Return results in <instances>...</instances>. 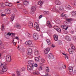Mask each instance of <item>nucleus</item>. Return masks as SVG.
I'll return each instance as SVG.
<instances>
[{"instance_id":"f257e3e1","label":"nucleus","mask_w":76,"mask_h":76,"mask_svg":"<svg viewBox=\"0 0 76 76\" xmlns=\"http://www.w3.org/2000/svg\"><path fill=\"white\" fill-rule=\"evenodd\" d=\"M27 53L28 55V57L30 58H31L33 57L32 55V51L31 49H28L27 51Z\"/></svg>"},{"instance_id":"f03ea898","label":"nucleus","mask_w":76,"mask_h":76,"mask_svg":"<svg viewBox=\"0 0 76 76\" xmlns=\"http://www.w3.org/2000/svg\"><path fill=\"white\" fill-rule=\"evenodd\" d=\"M6 60L7 62H10L12 60V57L10 55H7L6 56Z\"/></svg>"},{"instance_id":"7ed1b4c3","label":"nucleus","mask_w":76,"mask_h":76,"mask_svg":"<svg viewBox=\"0 0 76 76\" xmlns=\"http://www.w3.org/2000/svg\"><path fill=\"white\" fill-rule=\"evenodd\" d=\"M25 44L26 45H28V46L31 47H33L34 45L32 43V42L30 40L26 41L25 42Z\"/></svg>"},{"instance_id":"20e7f679","label":"nucleus","mask_w":76,"mask_h":76,"mask_svg":"<svg viewBox=\"0 0 76 76\" xmlns=\"http://www.w3.org/2000/svg\"><path fill=\"white\" fill-rule=\"evenodd\" d=\"M2 70L0 71V73L1 74H3V73H4V72H7V66H5L4 68H2Z\"/></svg>"},{"instance_id":"39448f33","label":"nucleus","mask_w":76,"mask_h":76,"mask_svg":"<svg viewBox=\"0 0 76 76\" xmlns=\"http://www.w3.org/2000/svg\"><path fill=\"white\" fill-rule=\"evenodd\" d=\"M34 27L35 29H36L38 31H39L40 29L38 26V23H35L34 25Z\"/></svg>"},{"instance_id":"423d86ee","label":"nucleus","mask_w":76,"mask_h":76,"mask_svg":"<svg viewBox=\"0 0 76 76\" xmlns=\"http://www.w3.org/2000/svg\"><path fill=\"white\" fill-rule=\"evenodd\" d=\"M33 38L35 40H37L38 39V34L37 33H34L33 34Z\"/></svg>"},{"instance_id":"0eeeda50","label":"nucleus","mask_w":76,"mask_h":76,"mask_svg":"<svg viewBox=\"0 0 76 76\" xmlns=\"http://www.w3.org/2000/svg\"><path fill=\"white\" fill-rule=\"evenodd\" d=\"M7 64H6V63H4L3 64L1 63V62H0V67L1 68H3L4 67H7L6 66Z\"/></svg>"},{"instance_id":"6e6552de","label":"nucleus","mask_w":76,"mask_h":76,"mask_svg":"<svg viewBox=\"0 0 76 76\" xmlns=\"http://www.w3.org/2000/svg\"><path fill=\"white\" fill-rule=\"evenodd\" d=\"M33 68H34V66H32V65H27V70L29 72H30L31 70H32Z\"/></svg>"},{"instance_id":"1a4fd4ad","label":"nucleus","mask_w":76,"mask_h":76,"mask_svg":"<svg viewBox=\"0 0 76 76\" xmlns=\"http://www.w3.org/2000/svg\"><path fill=\"white\" fill-rule=\"evenodd\" d=\"M66 68V66L65 65H62L60 67L59 70L61 71L62 70H63L64 69H65Z\"/></svg>"},{"instance_id":"9d476101","label":"nucleus","mask_w":76,"mask_h":76,"mask_svg":"<svg viewBox=\"0 0 76 76\" xmlns=\"http://www.w3.org/2000/svg\"><path fill=\"white\" fill-rule=\"evenodd\" d=\"M34 61L32 60H30L28 61V64H29V65L32 66H34Z\"/></svg>"},{"instance_id":"9b49d317","label":"nucleus","mask_w":76,"mask_h":76,"mask_svg":"<svg viewBox=\"0 0 76 76\" xmlns=\"http://www.w3.org/2000/svg\"><path fill=\"white\" fill-rule=\"evenodd\" d=\"M10 11H11V10L8 8L5 10V12L6 14H10L11 13Z\"/></svg>"},{"instance_id":"f8f14e48","label":"nucleus","mask_w":76,"mask_h":76,"mask_svg":"<svg viewBox=\"0 0 76 76\" xmlns=\"http://www.w3.org/2000/svg\"><path fill=\"white\" fill-rule=\"evenodd\" d=\"M54 28L58 32H61V29H60L59 27L57 26H55L54 27Z\"/></svg>"},{"instance_id":"ddd939ff","label":"nucleus","mask_w":76,"mask_h":76,"mask_svg":"<svg viewBox=\"0 0 76 76\" xmlns=\"http://www.w3.org/2000/svg\"><path fill=\"white\" fill-rule=\"evenodd\" d=\"M66 9V10H71L72 9L71 6L69 5H67L65 6Z\"/></svg>"},{"instance_id":"4468645a","label":"nucleus","mask_w":76,"mask_h":76,"mask_svg":"<svg viewBox=\"0 0 76 76\" xmlns=\"http://www.w3.org/2000/svg\"><path fill=\"white\" fill-rule=\"evenodd\" d=\"M25 37L26 38H29L31 37V34L28 33H26L25 34Z\"/></svg>"},{"instance_id":"2eb2a0df","label":"nucleus","mask_w":76,"mask_h":76,"mask_svg":"<svg viewBox=\"0 0 76 76\" xmlns=\"http://www.w3.org/2000/svg\"><path fill=\"white\" fill-rule=\"evenodd\" d=\"M5 4L3 3H0V9H3L5 8Z\"/></svg>"},{"instance_id":"dca6fc26","label":"nucleus","mask_w":76,"mask_h":76,"mask_svg":"<svg viewBox=\"0 0 76 76\" xmlns=\"http://www.w3.org/2000/svg\"><path fill=\"white\" fill-rule=\"evenodd\" d=\"M50 50V48H46L45 50V54H48V53L49 52V51Z\"/></svg>"},{"instance_id":"f3484780","label":"nucleus","mask_w":76,"mask_h":76,"mask_svg":"<svg viewBox=\"0 0 76 76\" xmlns=\"http://www.w3.org/2000/svg\"><path fill=\"white\" fill-rule=\"evenodd\" d=\"M48 57L49 58L53 59L54 58V56L53 55L52 53H50L48 56Z\"/></svg>"},{"instance_id":"a211bd4d","label":"nucleus","mask_w":76,"mask_h":76,"mask_svg":"<svg viewBox=\"0 0 76 76\" xmlns=\"http://www.w3.org/2000/svg\"><path fill=\"white\" fill-rule=\"evenodd\" d=\"M61 27L63 29H64L65 31H66L68 28V26H64V25H62Z\"/></svg>"},{"instance_id":"6ab92c4d","label":"nucleus","mask_w":76,"mask_h":76,"mask_svg":"<svg viewBox=\"0 0 76 76\" xmlns=\"http://www.w3.org/2000/svg\"><path fill=\"white\" fill-rule=\"evenodd\" d=\"M73 50L72 48H69L68 50V52L71 54H72L73 53Z\"/></svg>"},{"instance_id":"aec40b11","label":"nucleus","mask_w":76,"mask_h":76,"mask_svg":"<svg viewBox=\"0 0 76 76\" xmlns=\"http://www.w3.org/2000/svg\"><path fill=\"white\" fill-rule=\"evenodd\" d=\"M31 12H35V10H36V8L35 7V6H33L31 7Z\"/></svg>"},{"instance_id":"412c9836","label":"nucleus","mask_w":76,"mask_h":76,"mask_svg":"<svg viewBox=\"0 0 76 76\" xmlns=\"http://www.w3.org/2000/svg\"><path fill=\"white\" fill-rule=\"evenodd\" d=\"M47 25H48V27L50 28H52V25H51V24H50V22L49 21H48L47 22Z\"/></svg>"},{"instance_id":"4be33fe9","label":"nucleus","mask_w":76,"mask_h":76,"mask_svg":"<svg viewBox=\"0 0 76 76\" xmlns=\"http://www.w3.org/2000/svg\"><path fill=\"white\" fill-rule=\"evenodd\" d=\"M28 26L29 28H32L33 27V24L32 22L31 21L29 22L28 23Z\"/></svg>"},{"instance_id":"5701e85b","label":"nucleus","mask_w":76,"mask_h":76,"mask_svg":"<svg viewBox=\"0 0 76 76\" xmlns=\"http://www.w3.org/2000/svg\"><path fill=\"white\" fill-rule=\"evenodd\" d=\"M54 38L55 41H56L58 40V36L57 35H54Z\"/></svg>"},{"instance_id":"b1692460","label":"nucleus","mask_w":76,"mask_h":76,"mask_svg":"<svg viewBox=\"0 0 76 76\" xmlns=\"http://www.w3.org/2000/svg\"><path fill=\"white\" fill-rule=\"evenodd\" d=\"M59 9L61 12H63V11H64V8L63 6H60Z\"/></svg>"},{"instance_id":"393cba45","label":"nucleus","mask_w":76,"mask_h":76,"mask_svg":"<svg viewBox=\"0 0 76 76\" xmlns=\"http://www.w3.org/2000/svg\"><path fill=\"white\" fill-rule=\"evenodd\" d=\"M56 4L57 5H60L61 4V2L59 1L56 0L55 1Z\"/></svg>"},{"instance_id":"a878e982","label":"nucleus","mask_w":76,"mask_h":76,"mask_svg":"<svg viewBox=\"0 0 76 76\" xmlns=\"http://www.w3.org/2000/svg\"><path fill=\"white\" fill-rule=\"evenodd\" d=\"M69 69L70 72H73V67H72V66H69Z\"/></svg>"},{"instance_id":"bb28decb","label":"nucleus","mask_w":76,"mask_h":76,"mask_svg":"<svg viewBox=\"0 0 76 76\" xmlns=\"http://www.w3.org/2000/svg\"><path fill=\"white\" fill-rule=\"evenodd\" d=\"M65 39L67 40V41H70L71 40L70 38V37L69 36H67L66 37Z\"/></svg>"},{"instance_id":"cd10ccee","label":"nucleus","mask_w":76,"mask_h":76,"mask_svg":"<svg viewBox=\"0 0 76 76\" xmlns=\"http://www.w3.org/2000/svg\"><path fill=\"white\" fill-rule=\"evenodd\" d=\"M29 2L28 1H25L23 3V4L25 6H28L29 4Z\"/></svg>"},{"instance_id":"c85d7f7f","label":"nucleus","mask_w":76,"mask_h":76,"mask_svg":"<svg viewBox=\"0 0 76 76\" xmlns=\"http://www.w3.org/2000/svg\"><path fill=\"white\" fill-rule=\"evenodd\" d=\"M0 48L1 50H3V49H4V45L2 44L0 46Z\"/></svg>"},{"instance_id":"c756f323","label":"nucleus","mask_w":76,"mask_h":76,"mask_svg":"<svg viewBox=\"0 0 76 76\" xmlns=\"http://www.w3.org/2000/svg\"><path fill=\"white\" fill-rule=\"evenodd\" d=\"M72 15L73 16H76V11H73L72 12Z\"/></svg>"},{"instance_id":"7c9ffc66","label":"nucleus","mask_w":76,"mask_h":76,"mask_svg":"<svg viewBox=\"0 0 76 76\" xmlns=\"http://www.w3.org/2000/svg\"><path fill=\"white\" fill-rule=\"evenodd\" d=\"M71 47L72 49L73 50H76V48L75 47V46L73 44L71 45Z\"/></svg>"},{"instance_id":"2f4dec72","label":"nucleus","mask_w":76,"mask_h":76,"mask_svg":"<svg viewBox=\"0 0 76 76\" xmlns=\"http://www.w3.org/2000/svg\"><path fill=\"white\" fill-rule=\"evenodd\" d=\"M46 41L48 44V45H50L51 44V42H50V40L49 39H47L46 40Z\"/></svg>"},{"instance_id":"473e14b6","label":"nucleus","mask_w":76,"mask_h":76,"mask_svg":"<svg viewBox=\"0 0 76 76\" xmlns=\"http://www.w3.org/2000/svg\"><path fill=\"white\" fill-rule=\"evenodd\" d=\"M55 9L56 11L57 12H59V11H58V7H57V6L55 7Z\"/></svg>"},{"instance_id":"72a5a7b5","label":"nucleus","mask_w":76,"mask_h":76,"mask_svg":"<svg viewBox=\"0 0 76 76\" xmlns=\"http://www.w3.org/2000/svg\"><path fill=\"white\" fill-rule=\"evenodd\" d=\"M34 54L36 56H37L39 54V52H38V50L34 52Z\"/></svg>"},{"instance_id":"f704fd0d","label":"nucleus","mask_w":76,"mask_h":76,"mask_svg":"<svg viewBox=\"0 0 76 76\" xmlns=\"http://www.w3.org/2000/svg\"><path fill=\"white\" fill-rule=\"evenodd\" d=\"M39 73L38 72V71H36L34 72L33 73V75H38Z\"/></svg>"},{"instance_id":"c9c22d12","label":"nucleus","mask_w":76,"mask_h":76,"mask_svg":"<svg viewBox=\"0 0 76 76\" xmlns=\"http://www.w3.org/2000/svg\"><path fill=\"white\" fill-rule=\"evenodd\" d=\"M16 27L17 28H19V29H20V26L19 24H16Z\"/></svg>"},{"instance_id":"e433bc0d","label":"nucleus","mask_w":76,"mask_h":76,"mask_svg":"<svg viewBox=\"0 0 76 76\" xmlns=\"http://www.w3.org/2000/svg\"><path fill=\"white\" fill-rule=\"evenodd\" d=\"M14 18H15V16L12 15L10 18L11 21H13L14 20Z\"/></svg>"},{"instance_id":"4c0bfd02","label":"nucleus","mask_w":76,"mask_h":76,"mask_svg":"<svg viewBox=\"0 0 76 76\" xmlns=\"http://www.w3.org/2000/svg\"><path fill=\"white\" fill-rule=\"evenodd\" d=\"M66 20L67 22H71V21H72V20L71 19L68 18L66 19Z\"/></svg>"},{"instance_id":"58836bf2","label":"nucleus","mask_w":76,"mask_h":76,"mask_svg":"<svg viewBox=\"0 0 76 76\" xmlns=\"http://www.w3.org/2000/svg\"><path fill=\"white\" fill-rule=\"evenodd\" d=\"M46 72H50V69H49V68L48 67H46Z\"/></svg>"},{"instance_id":"ea45409f","label":"nucleus","mask_w":76,"mask_h":76,"mask_svg":"<svg viewBox=\"0 0 76 76\" xmlns=\"http://www.w3.org/2000/svg\"><path fill=\"white\" fill-rule=\"evenodd\" d=\"M35 60L36 61H39V58L38 57H36L35 58Z\"/></svg>"},{"instance_id":"a19ab883","label":"nucleus","mask_w":76,"mask_h":76,"mask_svg":"<svg viewBox=\"0 0 76 76\" xmlns=\"http://www.w3.org/2000/svg\"><path fill=\"white\" fill-rule=\"evenodd\" d=\"M16 73L18 76H21V75H20V72H19V71H17Z\"/></svg>"},{"instance_id":"79ce46f5","label":"nucleus","mask_w":76,"mask_h":76,"mask_svg":"<svg viewBox=\"0 0 76 76\" xmlns=\"http://www.w3.org/2000/svg\"><path fill=\"white\" fill-rule=\"evenodd\" d=\"M38 4L39 5H42V1H39L38 2Z\"/></svg>"},{"instance_id":"37998d69","label":"nucleus","mask_w":76,"mask_h":76,"mask_svg":"<svg viewBox=\"0 0 76 76\" xmlns=\"http://www.w3.org/2000/svg\"><path fill=\"white\" fill-rule=\"evenodd\" d=\"M61 16L62 17H66V14L62 13L61 14Z\"/></svg>"},{"instance_id":"c03bdc74","label":"nucleus","mask_w":76,"mask_h":76,"mask_svg":"<svg viewBox=\"0 0 76 76\" xmlns=\"http://www.w3.org/2000/svg\"><path fill=\"white\" fill-rule=\"evenodd\" d=\"M5 6H9V3L8 2H6L4 4Z\"/></svg>"},{"instance_id":"a18cd8bd","label":"nucleus","mask_w":76,"mask_h":76,"mask_svg":"<svg viewBox=\"0 0 76 76\" xmlns=\"http://www.w3.org/2000/svg\"><path fill=\"white\" fill-rule=\"evenodd\" d=\"M10 34V33H8V34H7V35H5V38H8L7 37V36L9 35Z\"/></svg>"},{"instance_id":"49530a36","label":"nucleus","mask_w":76,"mask_h":76,"mask_svg":"<svg viewBox=\"0 0 76 76\" xmlns=\"http://www.w3.org/2000/svg\"><path fill=\"white\" fill-rule=\"evenodd\" d=\"M11 37H12V38H13V37H15V34L14 33H11Z\"/></svg>"},{"instance_id":"de8ad7c7","label":"nucleus","mask_w":76,"mask_h":76,"mask_svg":"<svg viewBox=\"0 0 76 76\" xmlns=\"http://www.w3.org/2000/svg\"><path fill=\"white\" fill-rule=\"evenodd\" d=\"M1 30L2 31H4V26L3 25H2Z\"/></svg>"},{"instance_id":"09e8293b","label":"nucleus","mask_w":76,"mask_h":76,"mask_svg":"<svg viewBox=\"0 0 76 76\" xmlns=\"http://www.w3.org/2000/svg\"><path fill=\"white\" fill-rule=\"evenodd\" d=\"M54 47H55V45L53 44L51 46V48H54Z\"/></svg>"},{"instance_id":"8fccbe9b","label":"nucleus","mask_w":76,"mask_h":76,"mask_svg":"<svg viewBox=\"0 0 76 76\" xmlns=\"http://www.w3.org/2000/svg\"><path fill=\"white\" fill-rule=\"evenodd\" d=\"M41 61H42V63H45V60L44 59H41Z\"/></svg>"},{"instance_id":"3c124183","label":"nucleus","mask_w":76,"mask_h":76,"mask_svg":"<svg viewBox=\"0 0 76 76\" xmlns=\"http://www.w3.org/2000/svg\"><path fill=\"white\" fill-rule=\"evenodd\" d=\"M42 66H40L39 68V70H42Z\"/></svg>"},{"instance_id":"603ef678","label":"nucleus","mask_w":76,"mask_h":76,"mask_svg":"<svg viewBox=\"0 0 76 76\" xmlns=\"http://www.w3.org/2000/svg\"><path fill=\"white\" fill-rule=\"evenodd\" d=\"M33 66H34V67H37L38 66V65L37 64H33Z\"/></svg>"},{"instance_id":"864d4df0","label":"nucleus","mask_w":76,"mask_h":76,"mask_svg":"<svg viewBox=\"0 0 76 76\" xmlns=\"http://www.w3.org/2000/svg\"><path fill=\"white\" fill-rule=\"evenodd\" d=\"M21 70L22 71H24V70H25V68L24 67L22 68L21 69Z\"/></svg>"},{"instance_id":"5fc2aeb1","label":"nucleus","mask_w":76,"mask_h":76,"mask_svg":"<svg viewBox=\"0 0 76 76\" xmlns=\"http://www.w3.org/2000/svg\"><path fill=\"white\" fill-rule=\"evenodd\" d=\"M65 57L66 60H67V59L69 58V57H68V56L66 55L65 56Z\"/></svg>"},{"instance_id":"6e6d98bb","label":"nucleus","mask_w":76,"mask_h":76,"mask_svg":"<svg viewBox=\"0 0 76 76\" xmlns=\"http://www.w3.org/2000/svg\"><path fill=\"white\" fill-rule=\"evenodd\" d=\"M12 4L9 3V5H8V6L9 7H12Z\"/></svg>"},{"instance_id":"4d7b16f0","label":"nucleus","mask_w":76,"mask_h":76,"mask_svg":"<svg viewBox=\"0 0 76 76\" xmlns=\"http://www.w3.org/2000/svg\"><path fill=\"white\" fill-rule=\"evenodd\" d=\"M5 20H8V19H8V18H7V17H6V18H5Z\"/></svg>"},{"instance_id":"13d9d810","label":"nucleus","mask_w":76,"mask_h":76,"mask_svg":"<svg viewBox=\"0 0 76 76\" xmlns=\"http://www.w3.org/2000/svg\"><path fill=\"white\" fill-rule=\"evenodd\" d=\"M15 39H17L18 40H19V38H18V37H15Z\"/></svg>"},{"instance_id":"bf43d9fd","label":"nucleus","mask_w":76,"mask_h":76,"mask_svg":"<svg viewBox=\"0 0 76 76\" xmlns=\"http://www.w3.org/2000/svg\"><path fill=\"white\" fill-rule=\"evenodd\" d=\"M49 13V12L48 11L45 12V14H48Z\"/></svg>"},{"instance_id":"052dcab7","label":"nucleus","mask_w":76,"mask_h":76,"mask_svg":"<svg viewBox=\"0 0 76 76\" xmlns=\"http://www.w3.org/2000/svg\"><path fill=\"white\" fill-rule=\"evenodd\" d=\"M42 17V15H40L39 17V19H41Z\"/></svg>"},{"instance_id":"680f3d73","label":"nucleus","mask_w":76,"mask_h":76,"mask_svg":"<svg viewBox=\"0 0 76 76\" xmlns=\"http://www.w3.org/2000/svg\"><path fill=\"white\" fill-rule=\"evenodd\" d=\"M1 16H6V15L5 14H2L1 15Z\"/></svg>"},{"instance_id":"e2e57ef3","label":"nucleus","mask_w":76,"mask_h":76,"mask_svg":"<svg viewBox=\"0 0 76 76\" xmlns=\"http://www.w3.org/2000/svg\"><path fill=\"white\" fill-rule=\"evenodd\" d=\"M57 22L59 23L60 22V19H58L57 20Z\"/></svg>"},{"instance_id":"0e129e2a","label":"nucleus","mask_w":76,"mask_h":76,"mask_svg":"<svg viewBox=\"0 0 76 76\" xmlns=\"http://www.w3.org/2000/svg\"><path fill=\"white\" fill-rule=\"evenodd\" d=\"M74 2V4L75 5H76V0H75Z\"/></svg>"},{"instance_id":"69168bd1","label":"nucleus","mask_w":76,"mask_h":76,"mask_svg":"<svg viewBox=\"0 0 76 76\" xmlns=\"http://www.w3.org/2000/svg\"><path fill=\"white\" fill-rule=\"evenodd\" d=\"M74 39H75V40H76V36H74Z\"/></svg>"},{"instance_id":"338daca9","label":"nucleus","mask_w":76,"mask_h":76,"mask_svg":"<svg viewBox=\"0 0 76 76\" xmlns=\"http://www.w3.org/2000/svg\"><path fill=\"white\" fill-rule=\"evenodd\" d=\"M48 76V73L46 74V75H44V76Z\"/></svg>"},{"instance_id":"774afa93","label":"nucleus","mask_w":76,"mask_h":76,"mask_svg":"<svg viewBox=\"0 0 76 76\" xmlns=\"http://www.w3.org/2000/svg\"><path fill=\"white\" fill-rule=\"evenodd\" d=\"M74 73H76V69H75L74 70Z\"/></svg>"}]
</instances>
